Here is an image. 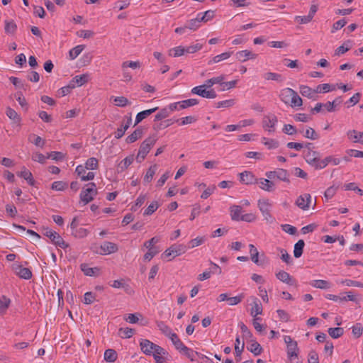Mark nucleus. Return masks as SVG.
<instances>
[{
	"label": "nucleus",
	"mask_w": 363,
	"mask_h": 363,
	"mask_svg": "<svg viewBox=\"0 0 363 363\" xmlns=\"http://www.w3.org/2000/svg\"><path fill=\"white\" fill-rule=\"evenodd\" d=\"M84 49V45H79L74 48L71 49L69 52V56L70 60H74L77 58Z\"/></svg>",
	"instance_id": "de8ad7c7"
},
{
	"label": "nucleus",
	"mask_w": 363,
	"mask_h": 363,
	"mask_svg": "<svg viewBox=\"0 0 363 363\" xmlns=\"http://www.w3.org/2000/svg\"><path fill=\"white\" fill-rule=\"evenodd\" d=\"M180 111H182L181 105H180V102L178 101V102L170 104L169 106L164 108L162 110L161 113H167L169 112Z\"/></svg>",
	"instance_id": "a19ab883"
},
{
	"label": "nucleus",
	"mask_w": 363,
	"mask_h": 363,
	"mask_svg": "<svg viewBox=\"0 0 363 363\" xmlns=\"http://www.w3.org/2000/svg\"><path fill=\"white\" fill-rule=\"evenodd\" d=\"M244 297L245 295L243 294H240L233 297H228V303L229 306L238 305L243 300Z\"/></svg>",
	"instance_id": "e2e57ef3"
},
{
	"label": "nucleus",
	"mask_w": 363,
	"mask_h": 363,
	"mask_svg": "<svg viewBox=\"0 0 363 363\" xmlns=\"http://www.w3.org/2000/svg\"><path fill=\"white\" fill-rule=\"evenodd\" d=\"M118 250V245L112 242L105 241L100 246V251H97L100 255H110L116 252Z\"/></svg>",
	"instance_id": "9d476101"
},
{
	"label": "nucleus",
	"mask_w": 363,
	"mask_h": 363,
	"mask_svg": "<svg viewBox=\"0 0 363 363\" xmlns=\"http://www.w3.org/2000/svg\"><path fill=\"white\" fill-rule=\"evenodd\" d=\"M154 343L147 339H142L140 342V347L142 352L146 355H152Z\"/></svg>",
	"instance_id": "412c9836"
},
{
	"label": "nucleus",
	"mask_w": 363,
	"mask_h": 363,
	"mask_svg": "<svg viewBox=\"0 0 363 363\" xmlns=\"http://www.w3.org/2000/svg\"><path fill=\"white\" fill-rule=\"evenodd\" d=\"M347 135L353 143H359L363 144V132H358L355 130H349L347 133Z\"/></svg>",
	"instance_id": "393cba45"
},
{
	"label": "nucleus",
	"mask_w": 363,
	"mask_h": 363,
	"mask_svg": "<svg viewBox=\"0 0 363 363\" xmlns=\"http://www.w3.org/2000/svg\"><path fill=\"white\" fill-rule=\"evenodd\" d=\"M266 177L269 179H277L287 183L290 182L289 174L284 169H277L274 171H269L265 173Z\"/></svg>",
	"instance_id": "6e6552de"
},
{
	"label": "nucleus",
	"mask_w": 363,
	"mask_h": 363,
	"mask_svg": "<svg viewBox=\"0 0 363 363\" xmlns=\"http://www.w3.org/2000/svg\"><path fill=\"white\" fill-rule=\"evenodd\" d=\"M318 152L313 150H308L305 155L306 162L312 167L317 169L319 165L320 158L318 157Z\"/></svg>",
	"instance_id": "4468645a"
},
{
	"label": "nucleus",
	"mask_w": 363,
	"mask_h": 363,
	"mask_svg": "<svg viewBox=\"0 0 363 363\" xmlns=\"http://www.w3.org/2000/svg\"><path fill=\"white\" fill-rule=\"evenodd\" d=\"M338 283L347 286H354V287H361L363 288V283L354 281L352 279H343L340 281Z\"/></svg>",
	"instance_id": "052dcab7"
},
{
	"label": "nucleus",
	"mask_w": 363,
	"mask_h": 363,
	"mask_svg": "<svg viewBox=\"0 0 363 363\" xmlns=\"http://www.w3.org/2000/svg\"><path fill=\"white\" fill-rule=\"evenodd\" d=\"M157 170V165L154 164L150 167V168L147 169L145 175L144 176V182L145 183H150L155 174Z\"/></svg>",
	"instance_id": "f704fd0d"
},
{
	"label": "nucleus",
	"mask_w": 363,
	"mask_h": 363,
	"mask_svg": "<svg viewBox=\"0 0 363 363\" xmlns=\"http://www.w3.org/2000/svg\"><path fill=\"white\" fill-rule=\"evenodd\" d=\"M184 48L182 46L175 47L169 50V55L173 56L174 57H180L184 55Z\"/></svg>",
	"instance_id": "4d7b16f0"
},
{
	"label": "nucleus",
	"mask_w": 363,
	"mask_h": 363,
	"mask_svg": "<svg viewBox=\"0 0 363 363\" xmlns=\"http://www.w3.org/2000/svg\"><path fill=\"white\" fill-rule=\"evenodd\" d=\"M335 89V87L334 85H331L330 84H322L316 86L315 92L316 94L318 93H327Z\"/></svg>",
	"instance_id": "58836bf2"
},
{
	"label": "nucleus",
	"mask_w": 363,
	"mask_h": 363,
	"mask_svg": "<svg viewBox=\"0 0 363 363\" xmlns=\"http://www.w3.org/2000/svg\"><path fill=\"white\" fill-rule=\"evenodd\" d=\"M250 345L248 350L253 353L255 356L259 355L262 352V348L260 345L254 339L250 340Z\"/></svg>",
	"instance_id": "2f4dec72"
},
{
	"label": "nucleus",
	"mask_w": 363,
	"mask_h": 363,
	"mask_svg": "<svg viewBox=\"0 0 363 363\" xmlns=\"http://www.w3.org/2000/svg\"><path fill=\"white\" fill-rule=\"evenodd\" d=\"M311 201V196L309 194H304L297 198L295 203L301 209L306 211L310 207Z\"/></svg>",
	"instance_id": "f8f14e48"
},
{
	"label": "nucleus",
	"mask_w": 363,
	"mask_h": 363,
	"mask_svg": "<svg viewBox=\"0 0 363 363\" xmlns=\"http://www.w3.org/2000/svg\"><path fill=\"white\" fill-rule=\"evenodd\" d=\"M292 94L293 95L291 96V100L290 101L289 105L291 107L301 106L302 105V102H303L301 98L298 96V93L296 91H295L294 90Z\"/></svg>",
	"instance_id": "8fccbe9b"
},
{
	"label": "nucleus",
	"mask_w": 363,
	"mask_h": 363,
	"mask_svg": "<svg viewBox=\"0 0 363 363\" xmlns=\"http://www.w3.org/2000/svg\"><path fill=\"white\" fill-rule=\"evenodd\" d=\"M201 13H199L196 18L191 19L186 24V26L188 29L195 30L200 26V23L201 21L200 20V16Z\"/></svg>",
	"instance_id": "e433bc0d"
},
{
	"label": "nucleus",
	"mask_w": 363,
	"mask_h": 363,
	"mask_svg": "<svg viewBox=\"0 0 363 363\" xmlns=\"http://www.w3.org/2000/svg\"><path fill=\"white\" fill-rule=\"evenodd\" d=\"M256 184H258L259 187L261 189L268 192H272L275 189L274 182L271 181L269 179H257V182Z\"/></svg>",
	"instance_id": "f3484780"
},
{
	"label": "nucleus",
	"mask_w": 363,
	"mask_h": 363,
	"mask_svg": "<svg viewBox=\"0 0 363 363\" xmlns=\"http://www.w3.org/2000/svg\"><path fill=\"white\" fill-rule=\"evenodd\" d=\"M293 91H294V89H292L291 88H285L281 90L280 96H281V100L285 104H290V101L291 100V96L293 95L292 94Z\"/></svg>",
	"instance_id": "7c9ffc66"
},
{
	"label": "nucleus",
	"mask_w": 363,
	"mask_h": 363,
	"mask_svg": "<svg viewBox=\"0 0 363 363\" xmlns=\"http://www.w3.org/2000/svg\"><path fill=\"white\" fill-rule=\"evenodd\" d=\"M252 304L250 314L254 318H257V315L262 313V306L260 301L256 297H252Z\"/></svg>",
	"instance_id": "aec40b11"
},
{
	"label": "nucleus",
	"mask_w": 363,
	"mask_h": 363,
	"mask_svg": "<svg viewBox=\"0 0 363 363\" xmlns=\"http://www.w3.org/2000/svg\"><path fill=\"white\" fill-rule=\"evenodd\" d=\"M89 76L87 74H82L75 76L69 83H73V88L76 86H80L84 84L88 81Z\"/></svg>",
	"instance_id": "cd10ccee"
},
{
	"label": "nucleus",
	"mask_w": 363,
	"mask_h": 363,
	"mask_svg": "<svg viewBox=\"0 0 363 363\" xmlns=\"http://www.w3.org/2000/svg\"><path fill=\"white\" fill-rule=\"evenodd\" d=\"M239 326L240 328L241 332L242 333V337L244 339H246L249 341L253 339L252 333L243 323H240Z\"/></svg>",
	"instance_id": "37998d69"
},
{
	"label": "nucleus",
	"mask_w": 363,
	"mask_h": 363,
	"mask_svg": "<svg viewBox=\"0 0 363 363\" xmlns=\"http://www.w3.org/2000/svg\"><path fill=\"white\" fill-rule=\"evenodd\" d=\"M89 230L84 228H77L71 232L72 236L76 238H84L89 234Z\"/></svg>",
	"instance_id": "79ce46f5"
},
{
	"label": "nucleus",
	"mask_w": 363,
	"mask_h": 363,
	"mask_svg": "<svg viewBox=\"0 0 363 363\" xmlns=\"http://www.w3.org/2000/svg\"><path fill=\"white\" fill-rule=\"evenodd\" d=\"M191 93L199 95L206 99H215L217 96L216 92L213 89H209L205 86V83L202 85L196 86L191 89Z\"/></svg>",
	"instance_id": "0eeeda50"
},
{
	"label": "nucleus",
	"mask_w": 363,
	"mask_h": 363,
	"mask_svg": "<svg viewBox=\"0 0 363 363\" xmlns=\"http://www.w3.org/2000/svg\"><path fill=\"white\" fill-rule=\"evenodd\" d=\"M277 123V118L275 115H265L262 120L263 128L269 132L274 133Z\"/></svg>",
	"instance_id": "1a4fd4ad"
},
{
	"label": "nucleus",
	"mask_w": 363,
	"mask_h": 363,
	"mask_svg": "<svg viewBox=\"0 0 363 363\" xmlns=\"http://www.w3.org/2000/svg\"><path fill=\"white\" fill-rule=\"evenodd\" d=\"M42 232L43 234L49 238L51 242L57 247H60L62 249L69 247V244L65 242L63 238L57 232L45 227L43 228Z\"/></svg>",
	"instance_id": "f257e3e1"
},
{
	"label": "nucleus",
	"mask_w": 363,
	"mask_h": 363,
	"mask_svg": "<svg viewBox=\"0 0 363 363\" xmlns=\"http://www.w3.org/2000/svg\"><path fill=\"white\" fill-rule=\"evenodd\" d=\"M299 91L302 96L309 99H315L316 97L315 89H313L306 85H301L299 86Z\"/></svg>",
	"instance_id": "a878e982"
},
{
	"label": "nucleus",
	"mask_w": 363,
	"mask_h": 363,
	"mask_svg": "<svg viewBox=\"0 0 363 363\" xmlns=\"http://www.w3.org/2000/svg\"><path fill=\"white\" fill-rule=\"evenodd\" d=\"M16 274L21 279H30L32 277V272L28 268L18 266L15 269Z\"/></svg>",
	"instance_id": "bb28decb"
},
{
	"label": "nucleus",
	"mask_w": 363,
	"mask_h": 363,
	"mask_svg": "<svg viewBox=\"0 0 363 363\" xmlns=\"http://www.w3.org/2000/svg\"><path fill=\"white\" fill-rule=\"evenodd\" d=\"M182 352L191 361H194L196 359V357L199 355V353L194 351L193 350L185 346Z\"/></svg>",
	"instance_id": "864d4df0"
},
{
	"label": "nucleus",
	"mask_w": 363,
	"mask_h": 363,
	"mask_svg": "<svg viewBox=\"0 0 363 363\" xmlns=\"http://www.w3.org/2000/svg\"><path fill=\"white\" fill-rule=\"evenodd\" d=\"M166 335L169 337L177 350L182 351L185 347L176 333L169 331V333H166Z\"/></svg>",
	"instance_id": "5701e85b"
},
{
	"label": "nucleus",
	"mask_w": 363,
	"mask_h": 363,
	"mask_svg": "<svg viewBox=\"0 0 363 363\" xmlns=\"http://www.w3.org/2000/svg\"><path fill=\"white\" fill-rule=\"evenodd\" d=\"M186 250V245L183 244L173 245L162 253V257L164 259L171 257L169 260H172V259L185 253Z\"/></svg>",
	"instance_id": "423d86ee"
},
{
	"label": "nucleus",
	"mask_w": 363,
	"mask_h": 363,
	"mask_svg": "<svg viewBox=\"0 0 363 363\" xmlns=\"http://www.w3.org/2000/svg\"><path fill=\"white\" fill-rule=\"evenodd\" d=\"M257 54L248 50H241L235 53L236 59L241 62H246L248 60H254L257 58Z\"/></svg>",
	"instance_id": "2eb2a0df"
},
{
	"label": "nucleus",
	"mask_w": 363,
	"mask_h": 363,
	"mask_svg": "<svg viewBox=\"0 0 363 363\" xmlns=\"http://www.w3.org/2000/svg\"><path fill=\"white\" fill-rule=\"evenodd\" d=\"M179 102L181 105V109L183 110L186 108L196 105L199 103V101L196 99H189Z\"/></svg>",
	"instance_id": "0e129e2a"
},
{
	"label": "nucleus",
	"mask_w": 363,
	"mask_h": 363,
	"mask_svg": "<svg viewBox=\"0 0 363 363\" xmlns=\"http://www.w3.org/2000/svg\"><path fill=\"white\" fill-rule=\"evenodd\" d=\"M157 139L155 137H149L146 138L140 145V147L138 150V153L137 155V160L138 162H141L146 157V155L149 153L152 147L155 144Z\"/></svg>",
	"instance_id": "7ed1b4c3"
},
{
	"label": "nucleus",
	"mask_w": 363,
	"mask_h": 363,
	"mask_svg": "<svg viewBox=\"0 0 363 363\" xmlns=\"http://www.w3.org/2000/svg\"><path fill=\"white\" fill-rule=\"evenodd\" d=\"M86 169L84 168V165L82 164L78 165L75 169V172L82 181H91L94 179L95 173L92 172L86 173Z\"/></svg>",
	"instance_id": "9b49d317"
},
{
	"label": "nucleus",
	"mask_w": 363,
	"mask_h": 363,
	"mask_svg": "<svg viewBox=\"0 0 363 363\" xmlns=\"http://www.w3.org/2000/svg\"><path fill=\"white\" fill-rule=\"evenodd\" d=\"M139 317H141L140 313H129L124 318V319L127 322L134 324L139 321Z\"/></svg>",
	"instance_id": "774afa93"
},
{
	"label": "nucleus",
	"mask_w": 363,
	"mask_h": 363,
	"mask_svg": "<svg viewBox=\"0 0 363 363\" xmlns=\"http://www.w3.org/2000/svg\"><path fill=\"white\" fill-rule=\"evenodd\" d=\"M143 135V130L140 128H137L134 132H133L130 135L126 138V142L128 143H133L135 142L138 139L140 138Z\"/></svg>",
	"instance_id": "4c0bfd02"
},
{
	"label": "nucleus",
	"mask_w": 363,
	"mask_h": 363,
	"mask_svg": "<svg viewBox=\"0 0 363 363\" xmlns=\"http://www.w3.org/2000/svg\"><path fill=\"white\" fill-rule=\"evenodd\" d=\"M257 206L264 217V220L269 223H272L274 221V218L271 215L272 203L268 199H261L258 200Z\"/></svg>",
	"instance_id": "f03ea898"
},
{
	"label": "nucleus",
	"mask_w": 363,
	"mask_h": 363,
	"mask_svg": "<svg viewBox=\"0 0 363 363\" xmlns=\"http://www.w3.org/2000/svg\"><path fill=\"white\" fill-rule=\"evenodd\" d=\"M206 240V237L204 236L197 237L194 239H192L189 242L188 245L186 246L187 249H191L199 246L204 243Z\"/></svg>",
	"instance_id": "c03bdc74"
},
{
	"label": "nucleus",
	"mask_w": 363,
	"mask_h": 363,
	"mask_svg": "<svg viewBox=\"0 0 363 363\" xmlns=\"http://www.w3.org/2000/svg\"><path fill=\"white\" fill-rule=\"evenodd\" d=\"M11 303V300L6 296H2L0 298V314L6 312Z\"/></svg>",
	"instance_id": "13d9d810"
},
{
	"label": "nucleus",
	"mask_w": 363,
	"mask_h": 363,
	"mask_svg": "<svg viewBox=\"0 0 363 363\" xmlns=\"http://www.w3.org/2000/svg\"><path fill=\"white\" fill-rule=\"evenodd\" d=\"M118 333L122 338H130L135 333V330L130 328H121Z\"/></svg>",
	"instance_id": "09e8293b"
},
{
	"label": "nucleus",
	"mask_w": 363,
	"mask_h": 363,
	"mask_svg": "<svg viewBox=\"0 0 363 363\" xmlns=\"http://www.w3.org/2000/svg\"><path fill=\"white\" fill-rule=\"evenodd\" d=\"M284 340L287 346V357L290 362H292L297 359L298 357V347L297 342L294 340L289 335H285Z\"/></svg>",
	"instance_id": "39448f33"
},
{
	"label": "nucleus",
	"mask_w": 363,
	"mask_h": 363,
	"mask_svg": "<svg viewBox=\"0 0 363 363\" xmlns=\"http://www.w3.org/2000/svg\"><path fill=\"white\" fill-rule=\"evenodd\" d=\"M233 54V52H225L220 55H218L212 59V60L210 62L213 63H218L220 61L225 60L228 59Z\"/></svg>",
	"instance_id": "6e6d98bb"
},
{
	"label": "nucleus",
	"mask_w": 363,
	"mask_h": 363,
	"mask_svg": "<svg viewBox=\"0 0 363 363\" xmlns=\"http://www.w3.org/2000/svg\"><path fill=\"white\" fill-rule=\"evenodd\" d=\"M224 79H225V76L221 74L220 76L215 77L211 78L209 79H207L205 82V86H207V87H208L209 89H211V87L214 84H218L220 85V84H222V82L224 81Z\"/></svg>",
	"instance_id": "c9c22d12"
},
{
	"label": "nucleus",
	"mask_w": 363,
	"mask_h": 363,
	"mask_svg": "<svg viewBox=\"0 0 363 363\" xmlns=\"http://www.w3.org/2000/svg\"><path fill=\"white\" fill-rule=\"evenodd\" d=\"M86 186V188L83 189L80 193V199L84 204H87L91 202L97 194V189L95 183H89Z\"/></svg>",
	"instance_id": "20e7f679"
},
{
	"label": "nucleus",
	"mask_w": 363,
	"mask_h": 363,
	"mask_svg": "<svg viewBox=\"0 0 363 363\" xmlns=\"http://www.w3.org/2000/svg\"><path fill=\"white\" fill-rule=\"evenodd\" d=\"M159 207L157 201L151 203L144 211L145 216L152 215Z\"/></svg>",
	"instance_id": "338daca9"
},
{
	"label": "nucleus",
	"mask_w": 363,
	"mask_h": 363,
	"mask_svg": "<svg viewBox=\"0 0 363 363\" xmlns=\"http://www.w3.org/2000/svg\"><path fill=\"white\" fill-rule=\"evenodd\" d=\"M352 333L355 338H359L363 333V327L361 323H357L352 327Z\"/></svg>",
	"instance_id": "680f3d73"
},
{
	"label": "nucleus",
	"mask_w": 363,
	"mask_h": 363,
	"mask_svg": "<svg viewBox=\"0 0 363 363\" xmlns=\"http://www.w3.org/2000/svg\"><path fill=\"white\" fill-rule=\"evenodd\" d=\"M131 123V117H127L126 121H123L121 127L118 128L116 131L115 132V138L117 139L122 138L124 135L127 129L130 127Z\"/></svg>",
	"instance_id": "a211bd4d"
},
{
	"label": "nucleus",
	"mask_w": 363,
	"mask_h": 363,
	"mask_svg": "<svg viewBox=\"0 0 363 363\" xmlns=\"http://www.w3.org/2000/svg\"><path fill=\"white\" fill-rule=\"evenodd\" d=\"M230 216L232 220L238 221L240 220L242 207L238 205H233L230 208Z\"/></svg>",
	"instance_id": "c85d7f7f"
},
{
	"label": "nucleus",
	"mask_w": 363,
	"mask_h": 363,
	"mask_svg": "<svg viewBox=\"0 0 363 363\" xmlns=\"http://www.w3.org/2000/svg\"><path fill=\"white\" fill-rule=\"evenodd\" d=\"M249 248L252 261L256 264L259 265L260 263L258 259L259 252L257 249L252 244L249 245Z\"/></svg>",
	"instance_id": "a18cd8bd"
},
{
	"label": "nucleus",
	"mask_w": 363,
	"mask_h": 363,
	"mask_svg": "<svg viewBox=\"0 0 363 363\" xmlns=\"http://www.w3.org/2000/svg\"><path fill=\"white\" fill-rule=\"evenodd\" d=\"M80 269L86 276L95 277L99 274V268L90 267L86 263H83L80 265Z\"/></svg>",
	"instance_id": "4be33fe9"
},
{
	"label": "nucleus",
	"mask_w": 363,
	"mask_h": 363,
	"mask_svg": "<svg viewBox=\"0 0 363 363\" xmlns=\"http://www.w3.org/2000/svg\"><path fill=\"white\" fill-rule=\"evenodd\" d=\"M304 246L305 242L303 240H299L294 245V255L296 258H299L302 255Z\"/></svg>",
	"instance_id": "72a5a7b5"
},
{
	"label": "nucleus",
	"mask_w": 363,
	"mask_h": 363,
	"mask_svg": "<svg viewBox=\"0 0 363 363\" xmlns=\"http://www.w3.org/2000/svg\"><path fill=\"white\" fill-rule=\"evenodd\" d=\"M344 330L342 328H330L328 329V334L333 338H338L343 335Z\"/></svg>",
	"instance_id": "603ef678"
},
{
	"label": "nucleus",
	"mask_w": 363,
	"mask_h": 363,
	"mask_svg": "<svg viewBox=\"0 0 363 363\" xmlns=\"http://www.w3.org/2000/svg\"><path fill=\"white\" fill-rule=\"evenodd\" d=\"M240 181L247 185L254 184L257 182V179L252 172L244 171L239 174Z\"/></svg>",
	"instance_id": "ddd939ff"
},
{
	"label": "nucleus",
	"mask_w": 363,
	"mask_h": 363,
	"mask_svg": "<svg viewBox=\"0 0 363 363\" xmlns=\"http://www.w3.org/2000/svg\"><path fill=\"white\" fill-rule=\"evenodd\" d=\"M17 175L20 177L23 178L27 181L28 184L30 186L35 185V180L33 179L32 173L27 169L25 167H23L21 172L17 173Z\"/></svg>",
	"instance_id": "b1692460"
},
{
	"label": "nucleus",
	"mask_w": 363,
	"mask_h": 363,
	"mask_svg": "<svg viewBox=\"0 0 363 363\" xmlns=\"http://www.w3.org/2000/svg\"><path fill=\"white\" fill-rule=\"evenodd\" d=\"M73 83H69L67 86H63L60 88L57 91L58 96H64L70 93V91L73 89Z\"/></svg>",
	"instance_id": "69168bd1"
},
{
	"label": "nucleus",
	"mask_w": 363,
	"mask_h": 363,
	"mask_svg": "<svg viewBox=\"0 0 363 363\" xmlns=\"http://www.w3.org/2000/svg\"><path fill=\"white\" fill-rule=\"evenodd\" d=\"M262 143L267 147L268 149H276L279 147V143L274 139H269L262 138Z\"/></svg>",
	"instance_id": "3c124183"
},
{
	"label": "nucleus",
	"mask_w": 363,
	"mask_h": 363,
	"mask_svg": "<svg viewBox=\"0 0 363 363\" xmlns=\"http://www.w3.org/2000/svg\"><path fill=\"white\" fill-rule=\"evenodd\" d=\"M310 285L320 289H326L330 287V284L328 281L322 279L313 280L310 282Z\"/></svg>",
	"instance_id": "c756f323"
},
{
	"label": "nucleus",
	"mask_w": 363,
	"mask_h": 363,
	"mask_svg": "<svg viewBox=\"0 0 363 363\" xmlns=\"http://www.w3.org/2000/svg\"><path fill=\"white\" fill-rule=\"evenodd\" d=\"M276 277L281 281L293 286L296 285V280L286 272L281 270L276 273Z\"/></svg>",
	"instance_id": "dca6fc26"
},
{
	"label": "nucleus",
	"mask_w": 363,
	"mask_h": 363,
	"mask_svg": "<svg viewBox=\"0 0 363 363\" xmlns=\"http://www.w3.org/2000/svg\"><path fill=\"white\" fill-rule=\"evenodd\" d=\"M117 353L113 349H108L104 352V359L108 362H114L117 359Z\"/></svg>",
	"instance_id": "ea45409f"
},
{
	"label": "nucleus",
	"mask_w": 363,
	"mask_h": 363,
	"mask_svg": "<svg viewBox=\"0 0 363 363\" xmlns=\"http://www.w3.org/2000/svg\"><path fill=\"white\" fill-rule=\"evenodd\" d=\"M240 337L237 336V337L235 339V356H236V358L239 357L237 359V361H239L240 359V356H241L242 352L244 350V346H245L244 342L242 344L241 347H240Z\"/></svg>",
	"instance_id": "5fc2aeb1"
},
{
	"label": "nucleus",
	"mask_w": 363,
	"mask_h": 363,
	"mask_svg": "<svg viewBox=\"0 0 363 363\" xmlns=\"http://www.w3.org/2000/svg\"><path fill=\"white\" fill-rule=\"evenodd\" d=\"M340 161L341 160L339 158H336L333 156H328L323 160L320 159L319 165L317 166V169H323L330 163L333 165H338L340 163Z\"/></svg>",
	"instance_id": "6ab92c4d"
},
{
	"label": "nucleus",
	"mask_w": 363,
	"mask_h": 363,
	"mask_svg": "<svg viewBox=\"0 0 363 363\" xmlns=\"http://www.w3.org/2000/svg\"><path fill=\"white\" fill-rule=\"evenodd\" d=\"M98 167L99 162L98 160L95 157L89 158L84 164V168H86L87 169L94 170L97 169Z\"/></svg>",
	"instance_id": "49530a36"
},
{
	"label": "nucleus",
	"mask_w": 363,
	"mask_h": 363,
	"mask_svg": "<svg viewBox=\"0 0 363 363\" xmlns=\"http://www.w3.org/2000/svg\"><path fill=\"white\" fill-rule=\"evenodd\" d=\"M351 48V42L346 41L341 46L338 47L335 50V55H340L345 53Z\"/></svg>",
	"instance_id": "bf43d9fd"
},
{
	"label": "nucleus",
	"mask_w": 363,
	"mask_h": 363,
	"mask_svg": "<svg viewBox=\"0 0 363 363\" xmlns=\"http://www.w3.org/2000/svg\"><path fill=\"white\" fill-rule=\"evenodd\" d=\"M4 23H5V27H4L5 33L8 35H14V33H16V31L17 30V26L14 23V21L12 20L11 21L6 20L4 21Z\"/></svg>",
	"instance_id": "473e14b6"
}]
</instances>
